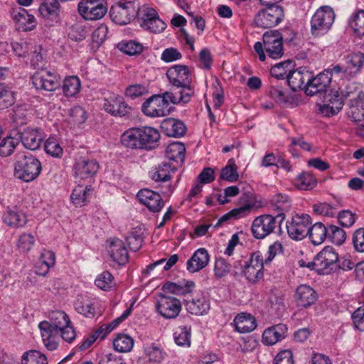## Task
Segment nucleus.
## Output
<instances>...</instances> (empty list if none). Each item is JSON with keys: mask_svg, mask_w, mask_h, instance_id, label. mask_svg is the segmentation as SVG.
<instances>
[{"mask_svg": "<svg viewBox=\"0 0 364 364\" xmlns=\"http://www.w3.org/2000/svg\"><path fill=\"white\" fill-rule=\"evenodd\" d=\"M108 252L114 262V267H115V265H124L128 262V252L122 240L118 238L112 240L108 247Z\"/></svg>", "mask_w": 364, "mask_h": 364, "instance_id": "25", "label": "nucleus"}, {"mask_svg": "<svg viewBox=\"0 0 364 364\" xmlns=\"http://www.w3.org/2000/svg\"><path fill=\"white\" fill-rule=\"evenodd\" d=\"M41 170V163L32 155L20 156L14 164L15 176L24 182H31L37 178Z\"/></svg>", "mask_w": 364, "mask_h": 364, "instance_id": "5", "label": "nucleus"}, {"mask_svg": "<svg viewBox=\"0 0 364 364\" xmlns=\"http://www.w3.org/2000/svg\"><path fill=\"white\" fill-rule=\"evenodd\" d=\"M343 75L346 77H354L360 73L364 66V53L356 52L349 53L344 58Z\"/></svg>", "mask_w": 364, "mask_h": 364, "instance_id": "20", "label": "nucleus"}, {"mask_svg": "<svg viewBox=\"0 0 364 364\" xmlns=\"http://www.w3.org/2000/svg\"><path fill=\"white\" fill-rule=\"evenodd\" d=\"M349 26L359 37L364 36V10L360 9L353 14L348 20Z\"/></svg>", "mask_w": 364, "mask_h": 364, "instance_id": "44", "label": "nucleus"}, {"mask_svg": "<svg viewBox=\"0 0 364 364\" xmlns=\"http://www.w3.org/2000/svg\"><path fill=\"white\" fill-rule=\"evenodd\" d=\"M311 224V217L308 214H296L290 221L287 222V230L289 236L295 240L304 239L309 230Z\"/></svg>", "mask_w": 364, "mask_h": 364, "instance_id": "9", "label": "nucleus"}, {"mask_svg": "<svg viewBox=\"0 0 364 364\" xmlns=\"http://www.w3.org/2000/svg\"><path fill=\"white\" fill-rule=\"evenodd\" d=\"M284 16V11L281 6L264 8L255 16V23L257 27L272 28L278 25Z\"/></svg>", "mask_w": 364, "mask_h": 364, "instance_id": "10", "label": "nucleus"}, {"mask_svg": "<svg viewBox=\"0 0 364 364\" xmlns=\"http://www.w3.org/2000/svg\"><path fill=\"white\" fill-rule=\"evenodd\" d=\"M166 75L171 85L168 92H172L181 104L189 102L195 93L189 68L184 65H174L167 70Z\"/></svg>", "mask_w": 364, "mask_h": 364, "instance_id": "1", "label": "nucleus"}, {"mask_svg": "<svg viewBox=\"0 0 364 364\" xmlns=\"http://www.w3.org/2000/svg\"><path fill=\"white\" fill-rule=\"evenodd\" d=\"M44 150L48 155L54 158H60L63 150L58 140L53 136L47 139L44 143Z\"/></svg>", "mask_w": 364, "mask_h": 364, "instance_id": "48", "label": "nucleus"}, {"mask_svg": "<svg viewBox=\"0 0 364 364\" xmlns=\"http://www.w3.org/2000/svg\"><path fill=\"white\" fill-rule=\"evenodd\" d=\"M143 232L140 228H134L127 237V244L132 251L136 252L143 244Z\"/></svg>", "mask_w": 364, "mask_h": 364, "instance_id": "50", "label": "nucleus"}, {"mask_svg": "<svg viewBox=\"0 0 364 364\" xmlns=\"http://www.w3.org/2000/svg\"><path fill=\"white\" fill-rule=\"evenodd\" d=\"M296 183L299 189L310 190L316 185V180L311 173L303 172L297 176Z\"/></svg>", "mask_w": 364, "mask_h": 364, "instance_id": "56", "label": "nucleus"}, {"mask_svg": "<svg viewBox=\"0 0 364 364\" xmlns=\"http://www.w3.org/2000/svg\"><path fill=\"white\" fill-rule=\"evenodd\" d=\"M308 235L314 245H318L328 237V229L322 223H316L309 228Z\"/></svg>", "mask_w": 364, "mask_h": 364, "instance_id": "37", "label": "nucleus"}, {"mask_svg": "<svg viewBox=\"0 0 364 364\" xmlns=\"http://www.w3.org/2000/svg\"><path fill=\"white\" fill-rule=\"evenodd\" d=\"M19 137L26 149L34 151L40 148L45 134L40 128L28 127L20 132Z\"/></svg>", "mask_w": 364, "mask_h": 364, "instance_id": "16", "label": "nucleus"}, {"mask_svg": "<svg viewBox=\"0 0 364 364\" xmlns=\"http://www.w3.org/2000/svg\"><path fill=\"white\" fill-rule=\"evenodd\" d=\"M32 83L37 90L53 91L60 87V80L56 73L43 70L33 75Z\"/></svg>", "mask_w": 364, "mask_h": 364, "instance_id": "15", "label": "nucleus"}, {"mask_svg": "<svg viewBox=\"0 0 364 364\" xmlns=\"http://www.w3.org/2000/svg\"><path fill=\"white\" fill-rule=\"evenodd\" d=\"M138 12V4L134 1H126L112 6L109 11V16L116 24L126 25L136 16Z\"/></svg>", "mask_w": 364, "mask_h": 364, "instance_id": "8", "label": "nucleus"}, {"mask_svg": "<svg viewBox=\"0 0 364 364\" xmlns=\"http://www.w3.org/2000/svg\"><path fill=\"white\" fill-rule=\"evenodd\" d=\"M240 265L244 272L251 271L255 272L256 273H261L263 269L264 265H267L264 263V259L259 252H255L252 254L250 258L247 260L240 261Z\"/></svg>", "mask_w": 364, "mask_h": 364, "instance_id": "34", "label": "nucleus"}, {"mask_svg": "<svg viewBox=\"0 0 364 364\" xmlns=\"http://www.w3.org/2000/svg\"><path fill=\"white\" fill-rule=\"evenodd\" d=\"M181 104L171 92L154 95L149 97L141 106V112L147 117H161L170 113L169 105Z\"/></svg>", "mask_w": 364, "mask_h": 364, "instance_id": "4", "label": "nucleus"}, {"mask_svg": "<svg viewBox=\"0 0 364 364\" xmlns=\"http://www.w3.org/2000/svg\"><path fill=\"white\" fill-rule=\"evenodd\" d=\"M338 260V254L334 249L330 246L324 247L316 256V266L318 270V273L328 269L327 273L334 271Z\"/></svg>", "mask_w": 364, "mask_h": 364, "instance_id": "17", "label": "nucleus"}, {"mask_svg": "<svg viewBox=\"0 0 364 364\" xmlns=\"http://www.w3.org/2000/svg\"><path fill=\"white\" fill-rule=\"evenodd\" d=\"M103 109L115 117L125 116L131 110V107L125 103L123 98L115 94L104 100Z\"/></svg>", "mask_w": 364, "mask_h": 364, "instance_id": "18", "label": "nucleus"}, {"mask_svg": "<svg viewBox=\"0 0 364 364\" xmlns=\"http://www.w3.org/2000/svg\"><path fill=\"white\" fill-rule=\"evenodd\" d=\"M48 322L60 331V328L70 323L67 314L62 311H54L50 314Z\"/></svg>", "mask_w": 364, "mask_h": 364, "instance_id": "52", "label": "nucleus"}, {"mask_svg": "<svg viewBox=\"0 0 364 364\" xmlns=\"http://www.w3.org/2000/svg\"><path fill=\"white\" fill-rule=\"evenodd\" d=\"M237 331L245 333L252 331L257 326L255 318L250 314L241 313L233 321Z\"/></svg>", "mask_w": 364, "mask_h": 364, "instance_id": "31", "label": "nucleus"}, {"mask_svg": "<svg viewBox=\"0 0 364 364\" xmlns=\"http://www.w3.org/2000/svg\"><path fill=\"white\" fill-rule=\"evenodd\" d=\"M210 259L208 251L205 248H199L194 252L191 257L186 262L187 270L190 273H195L205 267Z\"/></svg>", "mask_w": 364, "mask_h": 364, "instance_id": "27", "label": "nucleus"}, {"mask_svg": "<svg viewBox=\"0 0 364 364\" xmlns=\"http://www.w3.org/2000/svg\"><path fill=\"white\" fill-rule=\"evenodd\" d=\"M136 197L139 202L146 205L151 212H159L164 205L161 196L158 193L148 188L140 190Z\"/></svg>", "mask_w": 364, "mask_h": 364, "instance_id": "21", "label": "nucleus"}, {"mask_svg": "<svg viewBox=\"0 0 364 364\" xmlns=\"http://www.w3.org/2000/svg\"><path fill=\"white\" fill-rule=\"evenodd\" d=\"M117 48L127 55H134L141 53L144 47L141 43L134 41H122L118 43Z\"/></svg>", "mask_w": 364, "mask_h": 364, "instance_id": "53", "label": "nucleus"}, {"mask_svg": "<svg viewBox=\"0 0 364 364\" xmlns=\"http://www.w3.org/2000/svg\"><path fill=\"white\" fill-rule=\"evenodd\" d=\"M70 121L75 125L83 124L87 119L86 112L80 106H75L69 112Z\"/></svg>", "mask_w": 364, "mask_h": 364, "instance_id": "61", "label": "nucleus"}, {"mask_svg": "<svg viewBox=\"0 0 364 364\" xmlns=\"http://www.w3.org/2000/svg\"><path fill=\"white\" fill-rule=\"evenodd\" d=\"M295 300L297 306L308 308L317 300V294L311 287L301 284L296 290Z\"/></svg>", "mask_w": 364, "mask_h": 364, "instance_id": "28", "label": "nucleus"}, {"mask_svg": "<svg viewBox=\"0 0 364 364\" xmlns=\"http://www.w3.org/2000/svg\"><path fill=\"white\" fill-rule=\"evenodd\" d=\"M343 106V102L338 100L334 101L333 105L323 102L321 104H317V111L323 117H331L337 114L342 109Z\"/></svg>", "mask_w": 364, "mask_h": 364, "instance_id": "45", "label": "nucleus"}, {"mask_svg": "<svg viewBox=\"0 0 364 364\" xmlns=\"http://www.w3.org/2000/svg\"><path fill=\"white\" fill-rule=\"evenodd\" d=\"M13 18L16 22L17 29L21 31H31L37 26L36 19L33 15L28 14L25 9H14L12 12Z\"/></svg>", "mask_w": 364, "mask_h": 364, "instance_id": "24", "label": "nucleus"}, {"mask_svg": "<svg viewBox=\"0 0 364 364\" xmlns=\"http://www.w3.org/2000/svg\"><path fill=\"white\" fill-rule=\"evenodd\" d=\"M270 203L274 209L282 211L281 213L284 214V212L289 211L291 207V200L289 197L281 193L272 196Z\"/></svg>", "mask_w": 364, "mask_h": 364, "instance_id": "43", "label": "nucleus"}, {"mask_svg": "<svg viewBox=\"0 0 364 364\" xmlns=\"http://www.w3.org/2000/svg\"><path fill=\"white\" fill-rule=\"evenodd\" d=\"M220 178L230 183H234L238 180L239 173L233 159H230L228 164L222 168Z\"/></svg>", "mask_w": 364, "mask_h": 364, "instance_id": "47", "label": "nucleus"}, {"mask_svg": "<svg viewBox=\"0 0 364 364\" xmlns=\"http://www.w3.org/2000/svg\"><path fill=\"white\" fill-rule=\"evenodd\" d=\"M173 169L168 163H162L149 171L150 178L156 182H166L171 179Z\"/></svg>", "mask_w": 364, "mask_h": 364, "instance_id": "36", "label": "nucleus"}, {"mask_svg": "<svg viewBox=\"0 0 364 364\" xmlns=\"http://www.w3.org/2000/svg\"><path fill=\"white\" fill-rule=\"evenodd\" d=\"M178 260V257L177 255H171L167 260L166 259H161L158 261H156L146 267V269L142 272V273H150L154 271V268L159 267L161 264H164L163 268L161 271H168L169 270Z\"/></svg>", "mask_w": 364, "mask_h": 364, "instance_id": "54", "label": "nucleus"}, {"mask_svg": "<svg viewBox=\"0 0 364 364\" xmlns=\"http://www.w3.org/2000/svg\"><path fill=\"white\" fill-rule=\"evenodd\" d=\"M269 301L271 309L275 312H281L285 308L284 295L278 289H273L270 291Z\"/></svg>", "mask_w": 364, "mask_h": 364, "instance_id": "49", "label": "nucleus"}, {"mask_svg": "<svg viewBox=\"0 0 364 364\" xmlns=\"http://www.w3.org/2000/svg\"><path fill=\"white\" fill-rule=\"evenodd\" d=\"M311 80V72L306 68L301 67L291 72L287 75V82L290 88L296 91L303 88L306 89V83Z\"/></svg>", "mask_w": 364, "mask_h": 364, "instance_id": "23", "label": "nucleus"}, {"mask_svg": "<svg viewBox=\"0 0 364 364\" xmlns=\"http://www.w3.org/2000/svg\"><path fill=\"white\" fill-rule=\"evenodd\" d=\"M145 355L149 358V360L155 363H161L164 358V353L156 346L151 345L144 347Z\"/></svg>", "mask_w": 364, "mask_h": 364, "instance_id": "63", "label": "nucleus"}, {"mask_svg": "<svg viewBox=\"0 0 364 364\" xmlns=\"http://www.w3.org/2000/svg\"><path fill=\"white\" fill-rule=\"evenodd\" d=\"M335 13L328 6L318 8L311 19V33L314 36L325 35L331 29L334 20Z\"/></svg>", "mask_w": 364, "mask_h": 364, "instance_id": "7", "label": "nucleus"}, {"mask_svg": "<svg viewBox=\"0 0 364 364\" xmlns=\"http://www.w3.org/2000/svg\"><path fill=\"white\" fill-rule=\"evenodd\" d=\"M161 129L167 136L171 137H181L186 132L184 123L174 118H168L164 120L161 124Z\"/></svg>", "mask_w": 364, "mask_h": 364, "instance_id": "30", "label": "nucleus"}, {"mask_svg": "<svg viewBox=\"0 0 364 364\" xmlns=\"http://www.w3.org/2000/svg\"><path fill=\"white\" fill-rule=\"evenodd\" d=\"M60 5L58 0H44L38 11L45 18H56L60 14Z\"/></svg>", "mask_w": 364, "mask_h": 364, "instance_id": "38", "label": "nucleus"}, {"mask_svg": "<svg viewBox=\"0 0 364 364\" xmlns=\"http://www.w3.org/2000/svg\"><path fill=\"white\" fill-rule=\"evenodd\" d=\"M3 222L11 228H22L28 222L27 216L17 207L8 208L2 215Z\"/></svg>", "mask_w": 364, "mask_h": 364, "instance_id": "26", "label": "nucleus"}, {"mask_svg": "<svg viewBox=\"0 0 364 364\" xmlns=\"http://www.w3.org/2000/svg\"><path fill=\"white\" fill-rule=\"evenodd\" d=\"M18 144V141L17 139L11 136L4 138L0 142V156L2 157L11 156L14 153Z\"/></svg>", "mask_w": 364, "mask_h": 364, "instance_id": "58", "label": "nucleus"}, {"mask_svg": "<svg viewBox=\"0 0 364 364\" xmlns=\"http://www.w3.org/2000/svg\"><path fill=\"white\" fill-rule=\"evenodd\" d=\"M186 309L191 314L203 315L209 310L210 304L205 300V297L201 296L187 301Z\"/></svg>", "mask_w": 364, "mask_h": 364, "instance_id": "42", "label": "nucleus"}, {"mask_svg": "<svg viewBox=\"0 0 364 364\" xmlns=\"http://www.w3.org/2000/svg\"><path fill=\"white\" fill-rule=\"evenodd\" d=\"M33 43L21 40L18 42H11V47L14 52L18 57H23L30 55V51L33 49Z\"/></svg>", "mask_w": 364, "mask_h": 364, "instance_id": "60", "label": "nucleus"}, {"mask_svg": "<svg viewBox=\"0 0 364 364\" xmlns=\"http://www.w3.org/2000/svg\"><path fill=\"white\" fill-rule=\"evenodd\" d=\"M149 92L148 87L142 84H134L128 86L125 90L127 97L134 100L146 95Z\"/></svg>", "mask_w": 364, "mask_h": 364, "instance_id": "62", "label": "nucleus"}, {"mask_svg": "<svg viewBox=\"0 0 364 364\" xmlns=\"http://www.w3.org/2000/svg\"><path fill=\"white\" fill-rule=\"evenodd\" d=\"M81 89V82L78 77L75 75L68 76L65 78L63 83V92L68 97H75Z\"/></svg>", "mask_w": 364, "mask_h": 364, "instance_id": "41", "label": "nucleus"}, {"mask_svg": "<svg viewBox=\"0 0 364 364\" xmlns=\"http://www.w3.org/2000/svg\"><path fill=\"white\" fill-rule=\"evenodd\" d=\"M186 148L181 142L170 144L166 150V156L170 161L183 162L185 158Z\"/></svg>", "mask_w": 364, "mask_h": 364, "instance_id": "40", "label": "nucleus"}, {"mask_svg": "<svg viewBox=\"0 0 364 364\" xmlns=\"http://www.w3.org/2000/svg\"><path fill=\"white\" fill-rule=\"evenodd\" d=\"M267 95L279 106L286 107L291 105V99L286 88V82L277 79H269L267 88Z\"/></svg>", "mask_w": 364, "mask_h": 364, "instance_id": "13", "label": "nucleus"}, {"mask_svg": "<svg viewBox=\"0 0 364 364\" xmlns=\"http://www.w3.org/2000/svg\"><path fill=\"white\" fill-rule=\"evenodd\" d=\"M156 309L163 317L174 318L181 310V303L176 298L161 294L156 303Z\"/></svg>", "mask_w": 364, "mask_h": 364, "instance_id": "14", "label": "nucleus"}, {"mask_svg": "<svg viewBox=\"0 0 364 364\" xmlns=\"http://www.w3.org/2000/svg\"><path fill=\"white\" fill-rule=\"evenodd\" d=\"M133 346V338L127 334H119L113 341L114 350L120 353L129 352Z\"/></svg>", "mask_w": 364, "mask_h": 364, "instance_id": "46", "label": "nucleus"}, {"mask_svg": "<svg viewBox=\"0 0 364 364\" xmlns=\"http://www.w3.org/2000/svg\"><path fill=\"white\" fill-rule=\"evenodd\" d=\"M287 326L279 323L266 329L262 334V342L267 346H272L285 338L287 333Z\"/></svg>", "mask_w": 364, "mask_h": 364, "instance_id": "29", "label": "nucleus"}, {"mask_svg": "<svg viewBox=\"0 0 364 364\" xmlns=\"http://www.w3.org/2000/svg\"><path fill=\"white\" fill-rule=\"evenodd\" d=\"M176 343L180 346H189L191 344V328L178 327L173 333Z\"/></svg>", "mask_w": 364, "mask_h": 364, "instance_id": "55", "label": "nucleus"}, {"mask_svg": "<svg viewBox=\"0 0 364 364\" xmlns=\"http://www.w3.org/2000/svg\"><path fill=\"white\" fill-rule=\"evenodd\" d=\"M194 287L195 283L193 281L182 280L177 282H166L162 289L174 294L183 295L191 292Z\"/></svg>", "mask_w": 364, "mask_h": 364, "instance_id": "32", "label": "nucleus"}, {"mask_svg": "<svg viewBox=\"0 0 364 364\" xmlns=\"http://www.w3.org/2000/svg\"><path fill=\"white\" fill-rule=\"evenodd\" d=\"M158 15L157 11L152 8L149 7H143L141 9L139 8V12L136 14L138 18V21L139 22L140 26L145 28L151 20L155 18Z\"/></svg>", "mask_w": 364, "mask_h": 364, "instance_id": "57", "label": "nucleus"}, {"mask_svg": "<svg viewBox=\"0 0 364 364\" xmlns=\"http://www.w3.org/2000/svg\"><path fill=\"white\" fill-rule=\"evenodd\" d=\"M254 49L262 62L265 61L267 56L274 60L279 59L284 53L282 35L277 31L265 32L262 43L256 42Z\"/></svg>", "mask_w": 364, "mask_h": 364, "instance_id": "3", "label": "nucleus"}, {"mask_svg": "<svg viewBox=\"0 0 364 364\" xmlns=\"http://www.w3.org/2000/svg\"><path fill=\"white\" fill-rule=\"evenodd\" d=\"M99 169L98 162L95 159L81 157L74 165V175L76 178L86 179L92 178Z\"/></svg>", "mask_w": 364, "mask_h": 364, "instance_id": "19", "label": "nucleus"}, {"mask_svg": "<svg viewBox=\"0 0 364 364\" xmlns=\"http://www.w3.org/2000/svg\"><path fill=\"white\" fill-rule=\"evenodd\" d=\"M331 83V78L329 71L323 70L315 77H313L311 73V80L306 83L305 92L309 96L318 95L321 97L330 90Z\"/></svg>", "mask_w": 364, "mask_h": 364, "instance_id": "11", "label": "nucleus"}, {"mask_svg": "<svg viewBox=\"0 0 364 364\" xmlns=\"http://www.w3.org/2000/svg\"><path fill=\"white\" fill-rule=\"evenodd\" d=\"M21 364H48L44 354L35 350L26 352L22 356Z\"/></svg>", "mask_w": 364, "mask_h": 364, "instance_id": "51", "label": "nucleus"}, {"mask_svg": "<svg viewBox=\"0 0 364 364\" xmlns=\"http://www.w3.org/2000/svg\"><path fill=\"white\" fill-rule=\"evenodd\" d=\"M95 284L104 291H107L115 285L112 274H99L95 280Z\"/></svg>", "mask_w": 364, "mask_h": 364, "instance_id": "64", "label": "nucleus"}, {"mask_svg": "<svg viewBox=\"0 0 364 364\" xmlns=\"http://www.w3.org/2000/svg\"><path fill=\"white\" fill-rule=\"evenodd\" d=\"M328 237L336 245H342L346 240V232L336 225H330L328 229Z\"/></svg>", "mask_w": 364, "mask_h": 364, "instance_id": "59", "label": "nucleus"}, {"mask_svg": "<svg viewBox=\"0 0 364 364\" xmlns=\"http://www.w3.org/2000/svg\"><path fill=\"white\" fill-rule=\"evenodd\" d=\"M160 134L157 129L144 127L130 129L122 135V144L131 149H151L157 146Z\"/></svg>", "mask_w": 364, "mask_h": 364, "instance_id": "2", "label": "nucleus"}, {"mask_svg": "<svg viewBox=\"0 0 364 364\" xmlns=\"http://www.w3.org/2000/svg\"><path fill=\"white\" fill-rule=\"evenodd\" d=\"M285 215L278 213L276 216L262 215L257 217L252 224V233L256 239H264L274 232L277 227H280Z\"/></svg>", "mask_w": 364, "mask_h": 364, "instance_id": "6", "label": "nucleus"}, {"mask_svg": "<svg viewBox=\"0 0 364 364\" xmlns=\"http://www.w3.org/2000/svg\"><path fill=\"white\" fill-rule=\"evenodd\" d=\"M75 311L87 318H92L95 314V309L90 297L87 295H78L74 302Z\"/></svg>", "mask_w": 364, "mask_h": 364, "instance_id": "33", "label": "nucleus"}, {"mask_svg": "<svg viewBox=\"0 0 364 364\" xmlns=\"http://www.w3.org/2000/svg\"><path fill=\"white\" fill-rule=\"evenodd\" d=\"M92 192V188L91 186H77L71 193V201L75 206L82 207L87 204Z\"/></svg>", "mask_w": 364, "mask_h": 364, "instance_id": "35", "label": "nucleus"}, {"mask_svg": "<svg viewBox=\"0 0 364 364\" xmlns=\"http://www.w3.org/2000/svg\"><path fill=\"white\" fill-rule=\"evenodd\" d=\"M38 328L44 346L48 350H54L58 346L57 338L60 331L50 324L48 321H43L39 323Z\"/></svg>", "mask_w": 364, "mask_h": 364, "instance_id": "22", "label": "nucleus"}, {"mask_svg": "<svg viewBox=\"0 0 364 364\" xmlns=\"http://www.w3.org/2000/svg\"><path fill=\"white\" fill-rule=\"evenodd\" d=\"M294 68V63L291 60H285L283 62L278 63L272 66L270 69L271 78L284 80L287 79V75L291 72Z\"/></svg>", "mask_w": 364, "mask_h": 364, "instance_id": "39", "label": "nucleus"}, {"mask_svg": "<svg viewBox=\"0 0 364 364\" xmlns=\"http://www.w3.org/2000/svg\"><path fill=\"white\" fill-rule=\"evenodd\" d=\"M100 0H82L77 9L81 16L88 21L98 20L104 17L107 11V7Z\"/></svg>", "mask_w": 364, "mask_h": 364, "instance_id": "12", "label": "nucleus"}]
</instances>
